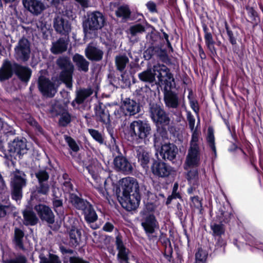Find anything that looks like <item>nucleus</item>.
Returning <instances> with one entry per match:
<instances>
[{"instance_id": "de8ad7c7", "label": "nucleus", "mask_w": 263, "mask_h": 263, "mask_svg": "<svg viewBox=\"0 0 263 263\" xmlns=\"http://www.w3.org/2000/svg\"><path fill=\"white\" fill-rule=\"evenodd\" d=\"M208 256L206 251L199 249L196 253V263H205Z\"/></svg>"}, {"instance_id": "338daca9", "label": "nucleus", "mask_w": 263, "mask_h": 263, "mask_svg": "<svg viewBox=\"0 0 263 263\" xmlns=\"http://www.w3.org/2000/svg\"><path fill=\"white\" fill-rule=\"evenodd\" d=\"M190 106L192 109L197 114H198L199 111V107L198 106V103L196 101L194 100H192L190 101Z\"/></svg>"}, {"instance_id": "3c124183", "label": "nucleus", "mask_w": 263, "mask_h": 263, "mask_svg": "<svg viewBox=\"0 0 263 263\" xmlns=\"http://www.w3.org/2000/svg\"><path fill=\"white\" fill-rule=\"evenodd\" d=\"M109 134L111 137L110 142L109 144V146L110 150L112 151L114 154H120L119 148L116 144V139L115 137H114L112 133H111L110 131Z\"/></svg>"}, {"instance_id": "13d9d810", "label": "nucleus", "mask_w": 263, "mask_h": 263, "mask_svg": "<svg viewBox=\"0 0 263 263\" xmlns=\"http://www.w3.org/2000/svg\"><path fill=\"white\" fill-rule=\"evenodd\" d=\"M190 187L187 189V193L189 194L197 195L199 192V182H195L194 183H189Z\"/></svg>"}, {"instance_id": "69168bd1", "label": "nucleus", "mask_w": 263, "mask_h": 263, "mask_svg": "<svg viewBox=\"0 0 263 263\" xmlns=\"http://www.w3.org/2000/svg\"><path fill=\"white\" fill-rule=\"evenodd\" d=\"M62 195V192L59 190L58 187L55 186H52V196L55 198H59Z\"/></svg>"}, {"instance_id": "9d476101", "label": "nucleus", "mask_w": 263, "mask_h": 263, "mask_svg": "<svg viewBox=\"0 0 263 263\" xmlns=\"http://www.w3.org/2000/svg\"><path fill=\"white\" fill-rule=\"evenodd\" d=\"M15 56L17 60L27 61L30 56V43L27 39H21L14 48Z\"/></svg>"}, {"instance_id": "58836bf2", "label": "nucleus", "mask_w": 263, "mask_h": 263, "mask_svg": "<svg viewBox=\"0 0 263 263\" xmlns=\"http://www.w3.org/2000/svg\"><path fill=\"white\" fill-rule=\"evenodd\" d=\"M117 16L122 17L123 18H127L130 15V10L128 5H123L118 8L116 11Z\"/></svg>"}, {"instance_id": "79ce46f5", "label": "nucleus", "mask_w": 263, "mask_h": 263, "mask_svg": "<svg viewBox=\"0 0 263 263\" xmlns=\"http://www.w3.org/2000/svg\"><path fill=\"white\" fill-rule=\"evenodd\" d=\"M145 27L140 24H137L130 27L129 32L132 36H135L141 34L145 31Z\"/></svg>"}, {"instance_id": "9b49d317", "label": "nucleus", "mask_w": 263, "mask_h": 263, "mask_svg": "<svg viewBox=\"0 0 263 263\" xmlns=\"http://www.w3.org/2000/svg\"><path fill=\"white\" fill-rule=\"evenodd\" d=\"M153 174L158 177H168L174 172L173 168L168 164L161 161H155L151 167Z\"/></svg>"}, {"instance_id": "423d86ee", "label": "nucleus", "mask_w": 263, "mask_h": 263, "mask_svg": "<svg viewBox=\"0 0 263 263\" xmlns=\"http://www.w3.org/2000/svg\"><path fill=\"white\" fill-rule=\"evenodd\" d=\"M105 18L100 12H93L88 15L87 19L83 23L85 32L102 28L104 24Z\"/></svg>"}, {"instance_id": "4d7b16f0", "label": "nucleus", "mask_w": 263, "mask_h": 263, "mask_svg": "<svg viewBox=\"0 0 263 263\" xmlns=\"http://www.w3.org/2000/svg\"><path fill=\"white\" fill-rule=\"evenodd\" d=\"M225 245V241L223 239L219 238L217 240V242L216 243L215 251L217 253H223L224 252Z\"/></svg>"}, {"instance_id": "bf43d9fd", "label": "nucleus", "mask_w": 263, "mask_h": 263, "mask_svg": "<svg viewBox=\"0 0 263 263\" xmlns=\"http://www.w3.org/2000/svg\"><path fill=\"white\" fill-rule=\"evenodd\" d=\"M63 190L64 192L67 193H70L73 191V186L69 180H66L63 183Z\"/></svg>"}, {"instance_id": "37998d69", "label": "nucleus", "mask_w": 263, "mask_h": 263, "mask_svg": "<svg viewBox=\"0 0 263 263\" xmlns=\"http://www.w3.org/2000/svg\"><path fill=\"white\" fill-rule=\"evenodd\" d=\"M211 228L214 235L220 236L224 232V226L221 223H217L213 222L211 224Z\"/></svg>"}, {"instance_id": "412c9836", "label": "nucleus", "mask_w": 263, "mask_h": 263, "mask_svg": "<svg viewBox=\"0 0 263 263\" xmlns=\"http://www.w3.org/2000/svg\"><path fill=\"white\" fill-rule=\"evenodd\" d=\"M55 30L61 34H68L71 31V25L68 21L61 16L57 17L54 21Z\"/></svg>"}, {"instance_id": "ddd939ff", "label": "nucleus", "mask_w": 263, "mask_h": 263, "mask_svg": "<svg viewBox=\"0 0 263 263\" xmlns=\"http://www.w3.org/2000/svg\"><path fill=\"white\" fill-rule=\"evenodd\" d=\"M121 109H122L124 116H133L139 112L140 107L137 102L126 98L122 101Z\"/></svg>"}, {"instance_id": "cd10ccee", "label": "nucleus", "mask_w": 263, "mask_h": 263, "mask_svg": "<svg viewBox=\"0 0 263 263\" xmlns=\"http://www.w3.org/2000/svg\"><path fill=\"white\" fill-rule=\"evenodd\" d=\"M67 48V41L63 38H60L57 42L52 43L51 51L54 54H58L66 51Z\"/></svg>"}, {"instance_id": "f257e3e1", "label": "nucleus", "mask_w": 263, "mask_h": 263, "mask_svg": "<svg viewBox=\"0 0 263 263\" xmlns=\"http://www.w3.org/2000/svg\"><path fill=\"white\" fill-rule=\"evenodd\" d=\"M154 69L156 72H158L159 82L164 85V101L166 106L169 108H177L179 105L180 99L178 93L172 90L176 87L173 74L165 65L156 66Z\"/></svg>"}, {"instance_id": "f3484780", "label": "nucleus", "mask_w": 263, "mask_h": 263, "mask_svg": "<svg viewBox=\"0 0 263 263\" xmlns=\"http://www.w3.org/2000/svg\"><path fill=\"white\" fill-rule=\"evenodd\" d=\"M23 4L26 9L36 15L45 9L44 4L39 0H23Z\"/></svg>"}, {"instance_id": "6e6552de", "label": "nucleus", "mask_w": 263, "mask_h": 263, "mask_svg": "<svg viewBox=\"0 0 263 263\" xmlns=\"http://www.w3.org/2000/svg\"><path fill=\"white\" fill-rule=\"evenodd\" d=\"M141 226L149 239L159 229V223L153 214L145 215L141 220Z\"/></svg>"}, {"instance_id": "a19ab883", "label": "nucleus", "mask_w": 263, "mask_h": 263, "mask_svg": "<svg viewBox=\"0 0 263 263\" xmlns=\"http://www.w3.org/2000/svg\"><path fill=\"white\" fill-rule=\"evenodd\" d=\"M15 210V207L11 204L3 205L0 203V217L5 216L12 213Z\"/></svg>"}, {"instance_id": "6ab92c4d", "label": "nucleus", "mask_w": 263, "mask_h": 263, "mask_svg": "<svg viewBox=\"0 0 263 263\" xmlns=\"http://www.w3.org/2000/svg\"><path fill=\"white\" fill-rule=\"evenodd\" d=\"M136 151L139 163L144 168H147L151 158L149 149L146 147L138 146Z\"/></svg>"}, {"instance_id": "72a5a7b5", "label": "nucleus", "mask_w": 263, "mask_h": 263, "mask_svg": "<svg viewBox=\"0 0 263 263\" xmlns=\"http://www.w3.org/2000/svg\"><path fill=\"white\" fill-rule=\"evenodd\" d=\"M23 217L25 225H35L38 221V219L34 212L29 210L23 212Z\"/></svg>"}, {"instance_id": "c85d7f7f", "label": "nucleus", "mask_w": 263, "mask_h": 263, "mask_svg": "<svg viewBox=\"0 0 263 263\" xmlns=\"http://www.w3.org/2000/svg\"><path fill=\"white\" fill-rule=\"evenodd\" d=\"M129 62V59L125 54H119L115 57V65L117 69L120 72L124 70Z\"/></svg>"}, {"instance_id": "ea45409f", "label": "nucleus", "mask_w": 263, "mask_h": 263, "mask_svg": "<svg viewBox=\"0 0 263 263\" xmlns=\"http://www.w3.org/2000/svg\"><path fill=\"white\" fill-rule=\"evenodd\" d=\"M88 132L92 138L100 144L104 143V138L102 133L95 129H88Z\"/></svg>"}, {"instance_id": "c03bdc74", "label": "nucleus", "mask_w": 263, "mask_h": 263, "mask_svg": "<svg viewBox=\"0 0 263 263\" xmlns=\"http://www.w3.org/2000/svg\"><path fill=\"white\" fill-rule=\"evenodd\" d=\"M187 120L189 122V127L192 132V135L194 132H196L198 134V140H199L200 133L198 132L196 128H195V119L190 112H188L187 114Z\"/></svg>"}, {"instance_id": "4c0bfd02", "label": "nucleus", "mask_w": 263, "mask_h": 263, "mask_svg": "<svg viewBox=\"0 0 263 263\" xmlns=\"http://www.w3.org/2000/svg\"><path fill=\"white\" fill-rule=\"evenodd\" d=\"M204 37L205 45L208 49L213 54H216V50L214 46L215 42L213 40L212 34L211 33H206V34H204Z\"/></svg>"}, {"instance_id": "8fccbe9b", "label": "nucleus", "mask_w": 263, "mask_h": 263, "mask_svg": "<svg viewBox=\"0 0 263 263\" xmlns=\"http://www.w3.org/2000/svg\"><path fill=\"white\" fill-rule=\"evenodd\" d=\"M71 121V116L67 112H64L62 114L59 120V124L61 126H66Z\"/></svg>"}, {"instance_id": "bb28decb", "label": "nucleus", "mask_w": 263, "mask_h": 263, "mask_svg": "<svg viewBox=\"0 0 263 263\" xmlns=\"http://www.w3.org/2000/svg\"><path fill=\"white\" fill-rule=\"evenodd\" d=\"M70 200L76 208L83 211L90 204L86 200L79 198L73 194L70 195Z\"/></svg>"}, {"instance_id": "39448f33", "label": "nucleus", "mask_w": 263, "mask_h": 263, "mask_svg": "<svg viewBox=\"0 0 263 263\" xmlns=\"http://www.w3.org/2000/svg\"><path fill=\"white\" fill-rule=\"evenodd\" d=\"M57 64L62 69L60 77L61 80L69 88L72 87V73L73 66L70 60L66 57L60 58L57 60Z\"/></svg>"}, {"instance_id": "f704fd0d", "label": "nucleus", "mask_w": 263, "mask_h": 263, "mask_svg": "<svg viewBox=\"0 0 263 263\" xmlns=\"http://www.w3.org/2000/svg\"><path fill=\"white\" fill-rule=\"evenodd\" d=\"M83 213L85 219L88 223L93 222L98 219V216L90 204L83 211Z\"/></svg>"}, {"instance_id": "c9c22d12", "label": "nucleus", "mask_w": 263, "mask_h": 263, "mask_svg": "<svg viewBox=\"0 0 263 263\" xmlns=\"http://www.w3.org/2000/svg\"><path fill=\"white\" fill-rule=\"evenodd\" d=\"M39 259L40 263H61L58 256L51 253L47 256L41 254L39 256Z\"/></svg>"}, {"instance_id": "09e8293b", "label": "nucleus", "mask_w": 263, "mask_h": 263, "mask_svg": "<svg viewBox=\"0 0 263 263\" xmlns=\"http://www.w3.org/2000/svg\"><path fill=\"white\" fill-rule=\"evenodd\" d=\"M64 139L72 151L77 152L79 150V147L73 139L67 135L64 136Z\"/></svg>"}, {"instance_id": "f8f14e48", "label": "nucleus", "mask_w": 263, "mask_h": 263, "mask_svg": "<svg viewBox=\"0 0 263 263\" xmlns=\"http://www.w3.org/2000/svg\"><path fill=\"white\" fill-rule=\"evenodd\" d=\"M39 88L43 95L52 97L57 92V89L54 85L49 80L43 77H41L39 79Z\"/></svg>"}, {"instance_id": "f03ea898", "label": "nucleus", "mask_w": 263, "mask_h": 263, "mask_svg": "<svg viewBox=\"0 0 263 263\" xmlns=\"http://www.w3.org/2000/svg\"><path fill=\"white\" fill-rule=\"evenodd\" d=\"M13 72H15L18 78L24 82H28L31 74L30 68L5 60L0 68V81H3L10 78Z\"/></svg>"}, {"instance_id": "2f4dec72", "label": "nucleus", "mask_w": 263, "mask_h": 263, "mask_svg": "<svg viewBox=\"0 0 263 263\" xmlns=\"http://www.w3.org/2000/svg\"><path fill=\"white\" fill-rule=\"evenodd\" d=\"M96 115L97 121L101 122L102 123L105 124L106 127L109 126L110 121L109 114L107 110L99 108L96 111Z\"/></svg>"}, {"instance_id": "dca6fc26", "label": "nucleus", "mask_w": 263, "mask_h": 263, "mask_svg": "<svg viewBox=\"0 0 263 263\" xmlns=\"http://www.w3.org/2000/svg\"><path fill=\"white\" fill-rule=\"evenodd\" d=\"M178 153V148L174 144L167 143L162 145L160 155L162 159L173 160Z\"/></svg>"}, {"instance_id": "0e129e2a", "label": "nucleus", "mask_w": 263, "mask_h": 263, "mask_svg": "<svg viewBox=\"0 0 263 263\" xmlns=\"http://www.w3.org/2000/svg\"><path fill=\"white\" fill-rule=\"evenodd\" d=\"M146 6L151 12L154 13L157 12L156 5L155 3L149 1L146 3Z\"/></svg>"}, {"instance_id": "0eeeda50", "label": "nucleus", "mask_w": 263, "mask_h": 263, "mask_svg": "<svg viewBox=\"0 0 263 263\" xmlns=\"http://www.w3.org/2000/svg\"><path fill=\"white\" fill-rule=\"evenodd\" d=\"M25 174L22 172H16L11 181L12 197L17 201L22 197V188L26 186Z\"/></svg>"}, {"instance_id": "603ef678", "label": "nucleus", "mask_w": 263, "mask_h": 263, "mask_svg": "<svg viewBox=\"0 0 263 263\" xmlns=\"http://www.w3.org/2000/svg\"><path fill=\"white\" fill-rule=\"evenodd\" d=\"M3 261L5 263H27L26 257L22 255H19L14 258L11 259H5L3 257Z\"/></svg>"}, {"instance_id": "a878e982", "label": "nucleus", "mask_w": 263, "mask_h": 263, "mask_svg": "<svg viewBox=\"0 0 263 263\" xmlns=\"http://www.w3.org/2000/svg\"><path fill=\"white\" fill-rule=\"evenodd\" d=\"M116 245L118 251V257L123 261L128 260V250L125 247L121 236L118 235L116 237Z\"/></svg>"}, {"instance_id": "864d4df0", "label": "nucleus", "mask_w": 263, "mask_h": 263, "mask_svg": "<svg viewBox=\"0 0 263 263\" xmlns=\"http://www.w3.org/2000/svg\"><path fill=\"white\" fill-rule=\"evenodd\" d=\"M53 205L55 212L57 213L58 215H62L63 213L62 201L59 198H55L53 201Z\"/></svg>"}, {"instance_id": "b1692460", "label": "nucleus", "mask_w": 263, "mask_h": 263, "mask_svg": "<svg viewBox=\"0 0 263 263\" xmlns=\"http://www.w3.org/2000/svg\"><path fill=\"white\" fill-rule=\"evenodd\" d=\"M233 216V210L229 204L223 206L218 211L217 214L216 218L220 223L224 222H228Z\"/></svg>"}, {"instance_id": "7c9ffc66", "label": "nucleus", "mask_w": 263, "mask_h": 263, "mask_svg": "<svg viewBox=\"0 0 263 263\" xmlns=\"http://www.w3.org/2000/svg\"><path fill=\"white\" fill-rule=\"evenodd\" d=\"M24 237V232L18 228H15L14 230V237L13 242L17 249L24 250L25 248L23 245V239Z\"/></svg>"}, {"instance_id": "49530a36", "label": "nucleus", "mask_w": 263, "mask_h": 263, "mask_svg": "<svg viewBox=\"0 0 263 263\" xmlns=\"http://www.w3.org/2000/svg\"><path fill=\"white\" fill-rule=\"evenodd\" d=\"M187 179L189 183L199 182L198 171L197 170H193L189 171L187 174Z\"/></svg>"}, {"instance_id": "6e6d98bb", "label": "nucleus", "mask_w": 263, "mask_h": 263, "mask_svg": "<svg viewBox=\"0 0 263 263\" xmlns=\"http://www.w3.org/2000/svg\"><path fill=\"white\" fill-rule=\"evenodd\" d=\"M39 185L37 187V192L39 193L47 195L50 190V186L47 182L39 183Z\"/></svg>"}, {"instance_id": "473e14b6", "label": "nucleus", "mask_w": 263, "mask_h": 263, "mask_svg": "<svg viewBox=\"0 0 263 263\" xmlns=\"http://www.w3.org/2000/svg\"><path fill=\"white\" fill-rule=\"evenodd\" d=\"M70 242L73 246H77L80 241L81 231L76 227H72L69 232Z\"/></svg>"}, {"instance_id": "7ed1b4c3", "label": "nucleus", "mask_w": 263, "mask_h": 263, "mask_svg": "<svg viewBox=\"0 0 263 263\" xmlns=\"http://www.w3.org/2000/svg\"><path fill=\"white\" fill-rule=\"evenodd\" d=\"M199 140H198V134L195 132L192 135L190 147L185 158L184 164V168L185 170L197 167L200 164L201 153L199 146Z\"/></svg>"}, {"instance_id": "20e7f679", "label": "nucleus", "mask_w": 263, "mask_h": 263, "mask_svg": "<svg viewBox=\"0 0 263 263\" xmlns=\"http://www.w3.org/2000/svg\"><path fill=\"white\" fill-rule=\"evenodd\" d=\"M151 130L150 125L140 120L132 122L127 129L128 134L133 140L145 139L149 135Z\"/></svg>"}, {"instance_id": "2eb2a0df", "label": "nucleus", "mask_w": 263, "mask_h": 263, "mask_svg": "<svg viewBox=\"0 0 263 263\" xmlns=\"http://www.w3.org/2000/svg\"><path fill=\"white\" fill-rule=\"evenodd\" d=\"M34 210L42 220L49 223H53L54 222V215L48 206L40 204L35 206Z\"/></svg>"}, {"instance_id": "e433bc0d", "label": "nucleus", "mask_w": 263, "mask_h": 263, "mask_svg": "<svg viewBox=\"0 0 263 263\" xmlns=\"http://www.w3.org/2000/svg\"><path fill=\"white\" fill-rule=\"evenodd\" d=\"M92 93L93 90L91 88L81 89L77 92L76 101L77 103L81 104Z\"/></svg>"}, {"instance_id": "e2e57ef3", "label": "nucleus", "mask_w": 263, "mask_h": 263, "mask_svg": "<svg viewBox=\"0 0 263 263\" xmlns=\"http://www.w3.org/2000/svg\"><path fill=\"white\" fill-rule=\"evenodd\" d=\"M226 28L227 33L229 36V39L230 43L232 45L236 44V40L235 38V37L234 36L233 32L231 30H230L227 26H226Z\"/></svg>"}, {"instance_id": "1a4fd4ad", "label": "nucleus", "mask_w": 263, "mask_h": 263, "mask_svg": "<svg viewBox=\"0 0 263 263\" xmlns=\"http://www.w3.org/2000/svg\"><path fill=\"white\" fill-rule=\"evenodd\" d=\"M150 116L153 121L157 124L168 125L170 118L164 110L157 104H153L149 109Z\"/></svg>"}, {"instance_id": "4468645a", "label": "nucleus", "mask_w": 263, "mask_h": 263, "mask_svg": "<svg viewBox=\"0 0 263 263\" xmlns=\"http://www.w3.org/2000/svg\"><path fill=\"white\" fill-rule=\"evenodd\" d=\"M121 184L123 190V194L131 192H139V184L137 180L133 177H127L122 179Z\"/></svg>"}, {"instance_id": "aec40b11", "label": "nucleus", "mask_w": 263, "mask_h": 263, "mask_svg": "<svg viewBox=\"0 0 263 263\" xmlns=\"http://www.w3.org/2000/svg\"><path fill=\"white\" fill-rule=\"evenodd\" d=\"M115 168L118 171H121L125 174L132 172L133 167L128 161L122 156H117L114 160Z\"/></svg>"}, {"instance_id": "393cba45", "label": "nucleus", "mask_w": 263, "mask_h": 263, "mask_svg": "<svg viewBox=\"0 0 263 263\" xmlns=\"http://www.w3.org/2000/svg\"><path fill=\"white\" fill-rule=\"evenodd\" d=\"M158 65H163V64H157L153 66V71L151 68L142 71L138 74L139 79L142 82L152 83L155 81V76L158 78V72L154 71V67Z\"/></svg>"}, {"instance_id": "c756f323", "label": "nucleus", "mask_w": 263, "mask_h": 263, "mask_svg": "<svg viewBox=\"0 0 263 263\" xmlns=\"http://www.w3.org/2000/svg\"><path fill=\"white\" fill-rule=\"evenodd\" d=\"M73 61L76 63L79 70L86 72L88 70L89 62L83 55L76 54L73 57Z\"/></svg>"}, {"instance_id": "5701e85b", "label": "nucleus", "mask_w": 263, "mask_h": 263, "mask_svg": "<svg viewBox=\"0 0 263 263\" xmlns=\"http://www.w3.org/2000/svg\"><path fill=\"white\" fill-rule=\"evenodd\" d=\"M85 55L86 57L91 61H100L103 57V52L99 48L89 44L86 48Z\"/></svg>"}, {"instance_id": "680f3d73", "label": "nucleus", "mask_w": 263, "mask_h": 263, "mask_svg": "<svg viewBox=\"0 0 263 263\" xmlns=\"http://www.w3.org/2000/svg\"><path fill=\"white\" fill-rule=\"evenodd\" d=\"M192 201V205L197 209H199L202 206L201 201L200 200L198 196H194L191 197Z\"/></svg>"}, {"instance_id": "5fc2aeb1", "label": "nucleus", "mask_w": 263, "mask_h": 263, "mask_svg": "<svg viewBox=\"0 0 263 263\" xmlns=\"http://www.w3.org/2000/svg\"><path fill=\"white\" fill-rule=\"evenodd\" d=\"M39 183L46 182L49 179V175L45 171H39L35 173Z\"/></svg>"}, {"instance_id": "052dcab7", "label": "nucleus", "mask_w": 263, "mask_h": 263, "mask_svg": "<svg viewBox=\"0 0 263 263\" xmlns=\"http://www.w3.org/2000/svg\"><path fill=\"white\" fill-rule=\"evenodd\" d=\"M102 182L104 183V186L102 185H98L95 186L97 190L100 192L103 196L105 197L106 194L107 188L106 186L107 180H102Z\"/></svg>"}, {"instance_id": "a211bd4d", "label": "nucleus", "mask_w": 263, "mask_h": 263, "mask_svg": "<svg viewBox=\"0 0 263 263\" xmlns=\"http://www.w3.org/2000/svg\"><path fill=\"white\" fill-rule=\"evenodd\" d=\"M124 198V203L125 205L123 206L128 211L135 210L138 206L140 202V196L139 192L133 193L132 194H123Z\"/></svg>"}, {"instance_id": "4be33fe9", "label": "nucleus", "mask_w": 263, "mask_h": 263, "mask_svg": "<svg viewBox=\"0 0 263 263\" xmlns=\"http://www.w3.org/2000/svg\"><path fill=\"white\" fill-rule=\"evenodd\" d=\"M26 140L24 138L21 139H15L10 144V151L16 153L19 155H23L27 152Z\"/></svg>"}, {"instance_id": "a18cd8bd", "label": "nucleus", "mask_w": 263, "mask_h": 263, "mask_svg": "<svg viewBox=\"0 0 263 263\" xmlns=\"http://www.w3.org/2000/svg\"><path fill=\"white\" fill-rule=\"evenodd\" d=\"M207 141L209 144V147L212 150V151L216 154V147L215 145V138L213 130L211 128L208 129V134L207 137Z\"/></svg>"}, {"instance_id": "774afa93", "label": "nucleus", "mask_w": 263, "mask_h": 263, "mask_svg": "<svg viewBox=\"0 0 263 263\" xmlns=\"http://www.w3.org/2000/svg\"><path fill=\"white\" fill-rule=\"evenodd\" d=\"M70 263H86V262L80 258L71 257L70 258Z\"/></svg>"}]
</instances>
